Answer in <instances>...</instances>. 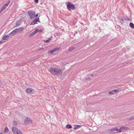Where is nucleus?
<instances>
[{
    "instance_id": "nucleus-27",
    "label": "nucleus",
    "mask_w": 134,
    "mask_h": 134,
    "mask_svg": "<svg viewBox=\"0 0 134 134\" xmlns=\"http://www.w3.org/2000/svg\"><path fill=\"white\" fill-rule=\"evenodd\" d=\"M119 129L117 127L114 128L115 131H116L118 132V131H119Z\"/></svg>"
},
{
    "instance_id": "nucleus-19",
    "label": "nucleus",
    "mask_w": 134,
    "mask_h": 134,
    "mask_svg": "<svg viewBox=\"0 0 134 134\" xmlns=\"http://www.w3.org/2000/svg\"><path fill=\"white\" fill-rule=\"evenodd\" d=\"M10 0H9L7 3L5 4H4V5L6 7L8 6V5L10 3Z\"/></svg>"
},
{
    "instance_id": "nucleus-4",
    "label": "nucleus",
    "mask_w": 134,
    "mask_h": 134,
    "mask_svg": "<svg viewBox=\"0 0 134 134\" xmlns=\"http://www.w3.org/2000/svg\"><path fill=\"white\" fill-rule=\"evenodd\" d=\"M67 8L69 10H73L75 9L74 5L72 3H68L67 4Z\"/></svg>"
},
{
    "instance_id": "nucleus-12",
    "label": "nucleus",
    "mask_w": 134,
    "mask_h": 134,
    "mask_svg": "<svg viewBox=\"0 0 134 134\" xmlns=\"http://www.w3.org/2000/svg\"><path fill=\"white\" fill-rule=\"evenodd\" d=\"M40 21L38 19H37L34 20L32 21L31 24L30 25H34L35 24H37V22H40Z\"/></svg>"
},
{
    "instance_id": "nucleus-2",
    "label": "nucleus",
    "mask_w": 134,
    "mask_h": 134,
    "mask_svg": "<svg viewBox=\"0 0 134 134\" xmlns=\"http://www.w3.org/2000/svg\"><path fill=\"white\" fill-rule=\"evenodd\" d=\"M12 129L14 134H23L22 132L16 127L13 126Z\"/></svg>"
},
{
    "instance_id": "nucleus-24",
    "label": "nucleus",
    "mask_w": 134,
    "mask_h": 134,
    "mask_svg": "<svg viewBox=\"0 0 134 134\" xmlns=\"http://www.w3.org/2000/svg\"><path fill=\"white\" fill-rule=\"evenodd\" d=\"M51 39L50 38H49L48 39L46 40H45L44 42L46 43H47L49 42L51 40Z\"/></svg>"
},
{
    "instance_id": "nucleus-31",
    "label": "nucleus",
    "mask_w": 134,
    "mask_h": 134,
    "mask_svg": "<svg viewBox=\"0 0 134 134\" xmlns=\"http://www.w3.org/2000/svg\"><path fill=\"white\" fill-rule=\"evenodd\" d=\"M35 2L37 3H38V0H35Z\"/></svg>"
},
{
    "instance_id": "nucleus-8",
    "label": "nucleus",
    "mask_w": 134,
    "mask_h": 134,
    "mask_svg": "<svg viewBox=\"0 0 134 134\" xmlns=\"http://www.w3.org/2000/svg\"><path fill=\"white\" fill-rule=\"evenodd\" d=\"M129 128L128 127H125L124 126H122L121 127L119 131H118V132H121L123 130H128V129Z\"/></svg>"
},
{
    "instance_id": "nucleus-25",
    "label": "nucleus",
    "mask_w": 134,
    "mask_h": 134,
    "mask_svg": "<svg viewBox=\"0 0 134 134\" xmlns=\"http://www.w3.org/2000/svg\"><path fill=\"white\" fill-rule=\"evenodd\" d=\"M13 125L14 126H16L17 125V123L15 121H14L13 122Z\"/></svg>"
},
{
    "instance_id": "nucleus-15",
    "label": "nucleus",
    "mask_w": 134,
    "mask_h": 134,
    "mask_svg": "<svg viewBox=\"0 0 134 134\" xmlns=\"http://www.w3.org/2000/svg\"><path fill=\"white\" fill-rule=\"evenodd\" d=\"M81 127L79 125H76L74 126V129L76 130Z\"/></svg>"
},
{
    "instance_id": "nucleus-7",
    "label": "nucleus",
    "mask_w": 134,
    "mask_h": 134,
    "mask_svg": "<svg viewBox=\"0 0 134 134\" xmlns=\"http://www.w3.org/2000/svg\"><path fill=\"white\" fill-rule=\"evenodd\" d=\"M62 71L60 69L55 68L54 74L59 75L62 72Z\"/></svg>"
},
{
    "instance_id": "nucleus-16",
    "label": "nucleus",
    "mask_w": 134,
    "mask_h": 134,
    "mask_svg": "<svg viewBox=\"0 0 134 134\" xmlns=\"http://www.w3.org/2000/svg\"><path fill=\"white\" fill-rule=\"evenodd\" d=\"M9 37V36L8 35H7L6 36H4V37H3L2 39L3 40H5L7 39V37Z\"/></svg>"
},
{
    "instance_id": "nucleus-17",
    "label": "nucleus",
    "mask_w": 134,
    "mask_h": 134,
    "mask_svg": "<svg viewBox=\"0 0 134 134\" xmlns=\"http://www.w3.org/2000/svg\"><path fill=\"white\" fill-rule=\"evenodd\" d=\"M60 49V47L56 48L53 49L54 52L59 50Z\"/></svg>"
},
{
    "instance_id": "nucleus-29",
    "label": "nucleus",
    "mask_w": 134,
    "mask_h": 134,
    "mask_svg": "<svg viewBox=\"0 0 134 134\" xmlns=\"http://www.w3.org/2000/svg\"><path fill=\"white\" fill-rule=\"evenodd\" d=\"M110 131H114V128L110 130Z\"/></svg>"
},
{
    "instance_id": "nucleus-23",
    "label": "nucleus",
    "mask_w": 134,
    "mask_h": 134,
    "mask_svg": "<svg viewBox=\"0 0 134 134\" xmlns=\"http://www.w3.org/2000/svg\"><path fill=\"white\" fill-rule=\"evenodd\" d=\"M74 49V47H70L68 49L69 51H71L72 50Z\"/></svg>"
},
{
    "instance_id": "nucleus-5",
    "label": "nucleus",
    "mask_w": 134,
    "mask_h": 134,
    "mask_svg": "<svg viewBox=\"0 0 134 134\" xmlns=\"http://www.w3.org/2000/svg\"><path fill=\"white\" fill-rule=\"evenodd\" d=\"M32 120L29 118H26L25 120V124L26 125L32 123Z\"/></svg>"
},
{
    "instance_id": "nucleus-30",
    "label": "nucleus",
    "mask_w": 134,
    "mask_h": 134,
    "mask_svg": "<svg viewBox=\"0 0 134 134\" xmlns=\"http://www.w3.org/2000/svg\"><path fill=\"white\" fill-rule=\"evenodd\" d=\"M4 42V41H0V44L3 43Z\"/></svg>"
},
{
    "instance_id": "nucleus-9",
    "label": "nucleus",
    "mask_w": 134,
    "mask_h": 134,
    "mask_svg": "<svg viewBox=\"0 0 134 134\" xmlns=\"http://www.w3.org/2000/svg\"><path fill=\"white\" fill-rule=\"evenodd\" d=\"M119 91V89L114 90H112L111 91H109V94L112 95L114 94L115 93L118 92Z\"/></svg>"
},
{
    "instance_id": "nucleus-6",
    "label": "nucleus",
    "mask_w": 134,
    "mask_h": 134,
    "mask_svg": "<svg viewBox=\"0 0 134 134\" xmlns=\"http://www.w3.org/2000/svg\"><path fill=\"white\" fill-rule=\"evenodd\" d=\"M26 92L29 94H33L35 92V90L31 88H28L26 90Z\"/></svg>"
},
{
    "instance_id": "nucleus-22",
    "label": "nucleus",
    "mask_w": 134,
    "mask_h": 134,
    "mask_svg": "<svg viewBox=\"0 0 134 134\" xmlns=\"http://www.w3.org/2000/svg\"><path fill=\"white\" fill-rule=\"evenodd\" d=\"M133 119H134V115L132 116L129 118V120H132Z\"/></svg>"
},
{
    "instance_id": "nucleus-33",
    "label": "nucleus",
    "mask_w": 134,
    "mask_h": 134,
    "mask_svg": "<svg viewBox=\"0 0 134 134\" xmlns=\"http://www.w3.org/2000/svg\"><path fill=\"white\" fill-rule=\"evenodd\" d=\"M2 11V9L1 10V11L0 12V13H1Z\"/></svg>"
},
{
    "instance_id": "nucleus-21",
    "label": "nucleus",
    "mask_w": 134,
    "mask_h": 134,
    "mask_svg": "<svg viewBox=\"0 0 134 134\" xmlns=\"http://www.w3.org/2000/svg\"><path fill=\"white\" fill-rule=\"evenodd\" d=\"M54 52V50L53 49L52 50L48 51V53H49L52 54Z\"/></svg>"
},
{
    "instance_id": "nucleus-35",
    "label": "nucleus",
    "mask_w": 134,
    "mask_h": 134,
    "mask_svg": "<svg viewBox=\"0 0 134 134\" xmlns=\"http://www.w3.org/2000/svg\"><path fill=\"white\" fill-rule=\"evenodd\" d=\"M0 134H2V132H1L0 133Z\"/></svg>"
},
{
    "instance_id": "nucleus-18",
    "label": "nucleus",
    "mask_w": 134,
    "mask_h": 134,
    "mask_svg": "<svg viewBox=\"0 0 134 134\" xmlns=\"http://www.w3.org/2000/svg\"><path fill=\"white\" fill-rule=\"evenodd\" d=\"M71 128L72 126L70 125H67L66 126V128L67 129H71Z\"/></svg>"
},
{
    "instance_id": "nucleus-26",
    "label": "nucleus",
    "mask_w": 134,
    "mask_h": 134,
    "mask_svg": "<svg viewBox=\"0 0 134 134\" xmlns=\"http://www.w3.org/2000/svg\"><path fill=\"white\" fill-rule=\"evenodd\" d=\"M6 8V7L4 5L2 6V11H3L4 9H5Z\"/></svg>"
},
{
    "instance_id": "nucleus-34",
    "label": "nucleus",
    "mask_w": 134,
    "mask_h": 134,
    "mask_svg": "<svg viewBox=\"0 0 134 134\" xmlns=\"http://www.w3.org/2000/svg\"><path fill=\"white\" fill-rule=\"evenodd\" d=\"M1 81L0 80V85L1 84Z\"/></svg>"
},
{
    "instance_id": "nucleus-20",
    "label": "nucleus",
    "mask_w": 134,
    "mask_h": 134,
    "mask_svg": "<svg viewBox=\"0 0 134 134\" xmlns=\"http://www.w3.org/2000/svg\"><path fill=\"white\" fill-rule=\"evenodd\" d=\"M130 26L131 28H134V24L132 23H130Z\"/></svg>"
},
{
    "instance_id": "nucleus-14",
    "label": "nucleus",
    "mask_w": 134,
    "mask_h": 134,
    "mask_svg": "<svg viewBox=\"0 0 134 134\" xmlns=\"http://www.w3.org/2000/svg\"><path fill=\"white\" fill-rule=\"evenodd\" d=\"M22 21L21 20H18L16 22L15 26L17 27H18L20 26Z\"/></svg>"
},
{
    "instance_id": "nucleus-11",
    "label": "nucleus",
    "mask_w": 134,
    "mask_h": 134,
    "mask_svg": "<svg viewBox=\"0 0 134 134\" xmlns=\"http://www.w3.org/2000/svg\"><path fill=\"white\" fill-rule=\"evenodd\" d=\"M4 134H9L10 133L8 128L7 127L5 128L4 131Z\"/></svg>"
},
{
    "instance_id": "nucleus-3",
    "label": "nucleus",
    "mask_w": 134,
    "mask_h": 134,
    "mask_svg": "<svg viewBox=\"0 0 134 134\" xmlns=\"http://www.w3.org/2000/svg\"><path fill=\"white\" fill-rule=\"evenodd\" d=\"M31 19H34L35 17V13L32 11H29L28 12Z\"/></svg>"
},
{
    "instance_id": "nucleus-13",
    "label": "nucleus",
    "mask_w": 134,
    "mask_h": 134,
    "mask_svg": "<svg viewBox=\"0 0 134 134\" xmlns=\"http://www.w3.org/2000/svg\"><path fill=\"white\" fill-rule=\"evenodd\" d=\"M38 31V29H36L35 31H33L32 33L29 36L30 37H32L35 34L37 33Z\"/></svg>"
},
{
    "instance_id": "nucleus-10",
    "label": "nucleus",
    "mask_w": 134,
    "mask_h": 134,
    "mask_svg": "<svg viewBox=\"0 0 134 134\" xmlns=\"http://www.w3.org/2000/svg\"><path fill=\"white\" fill-rule=\"evenodd\" d=\"M55 68H50L49 69V71L50 72L53 74H54L55 71Z\"/></svg>"
},
{
    "instance_id": "nucleus-28",
    "label": "nucleus",
    "mask_w": 134,
    "mask_h": 134,
    "mask_svg": "<svg viewBox=\"0 0 134 134\" xmlns=\"http://www.w3.org/2000/svg\"><path fill=\"white\" fill-rule=\"evenodd\" d=\"M42 31V29L41 30H39L38 29V31H37V32H41Z\"/></svg>"
},
{
    "instance_id": "nucleus-1",
    "label": "nucleus",
    "mask_w": 134,
    "mask_h": 134,
    "mask_svg": "<svg viewBox=\"0 0 134 134\" xmlns=\"http://www.w3.org/2000/svg\"><path fill=\"white\" fill-rule=\"evenodd\" d=\"M23 28L21 27L16 28L12 31L9 34L10 35L14 36L17 33L22 32L23 31Z\"/></svg>"
},
{
    "instance_id": "nucleus-32",
    "label": "nucleus",
    "mask_w": 134,
    "mask_h": 134,
    "mask_svg": "<svg viewBox=\"0 0 134 134\" xmlns=\"http://www.w3.org/2000/svg\"><path fill=\"white\" fill-rule=\"evenodd\" d=\"M38 14H37L36 15H35V17H37L38 16Z\"/></svg>"
}]
</instances>
